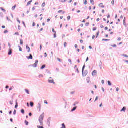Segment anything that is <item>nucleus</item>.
Returning a JSON list of instances; mask_svg holds the SVG:
<instances>
[{
  "label": "nucleus",
  "instance_id": "obj_26",
  "mask_svg": "<svg viewBox=\"0 0 128 128\" xmlns=\"http://www.w3.org/2000/svg\"><path fill=\"white\" fill-rule=\"evenodd\" d=\"M44 104H48V101L46 100H44Z\"/></svg>",
  "mask_w": 128,
  "mask_h": 128
},
{
  "label": "nucleus",
  "instance_id": "obj_24",
  "mask_svg": "<svg viewBox=\"0 0 128 128\" xmlns=\"http://www.w3.org/2000/svg\"><path fill=\"white\" fill-rule=\"evenodd\" d=\"M46 68V65H43L42 67H41V70H44V68Z\"/></svg>",
  "mask_w": 128,
  "mask_h": 128
},
{
  "label": "nucleus",
  "instance_id": "obj_58",
  "mask_svg": "<svg viewBox=\"0 0 128 128\" xmlns=\"http://www.w3.org/2000/svg\"><path fill=\"white\" fill-rule=\"evenodd\" d=\"M80 42L81 44H83L84 40H80Z\"/></svg>",
  "mask_w": 128,
  "mask_h": 128
},
{
  "label": "nucleus",
  "instance_id": "obj_3",
  "mask_svg": "<svg viewBox=\"0 0 128 128\" xmlns=\"http://www.w3.org/2000/svg\"><path fill=\"white\" fill-rule=\"evenodd\" d=\"M98 74V71L94 70V72H92V76H96Z\"/></svg>",
  "mask_w": 128,
  "mask_h": 128
},
{
  "label": "nucleus",
  "instance_id": "obj_5",
  "mask_svg": "<svg viewBox=\"0 0 128 128\" xmlns=\"http://www.w3.org/2000/svg\"><path fill=\"white\" fill-rule=\"evenodd\" d=\"M38 60H36L35 64L33 65L34 68H36L38 66Z\"/></svg>",
  "mask_w": 128,
  "mask_h": 128
},
{
  "label": "nucleus",
  "instance_id": "obj_12",
  "mask_svg": "<svg viewBox=\"0 0 128 128\" xmlns=\"http://www.w3.org/2000/svg\"><path fill=\"white\" fill-rule=\"evenodd\" d=\"M75 68H76L77 72L78 74V72H80V71L78 70V66H75Z\"/></svg>",
  "mask_w": 128,
  "mask_h": 128
},
{
  "label": "nucleus",
  "instance_id": "obj_47",
  "mask_svg": "<svg viewBox=\"0 0 128 128\" xmlns=\"http://www.w3.org/2000/svg\"><path fill=\"white\" fill-rule=\"evenodd\" d=\"M68 20H70V16H68Z\"/></svg>",
  "mask_w": 128,
  "mask_h": 128
},
{
  "label": "nucleus",
  "instance_id": "obj_25",
  "mask_svg": "<svg viewBox=\"0 0 128 128\" xmlns=\"http://www.w3.org/2000/svg\"><path fill=\"white\" fill-rule=\"evenodd\" d=\"M66 0H60V2H66Z\"/></svg>",
  "mask_w": 128,
  "mask_h": 128
},
{
  "label": "nucleus",
  "instance_id": "obj_14",
  "mask_svg": "<svg viewBox=\"0 0 128 128\" xmlns=\"http://www.w3.org/2000/svg\"><path fill=\"white\" fill-rule=\"evenodd\" d=\"M20 44L22 45L24 44V40H20Z\"/></svg>",
  "mask_w": 128,
  "mask_h": 128
},
{
  "label": "nucleus",
  "instance_id": "obj_55",
  "mask_svg": "<svg viewBox=\"0 0 128 128\" xmlns=\"http://www.w3.org/2000/svg\"><path fill=\"white\" fill-rule=\"evenodd\" d=\"M32 26H36V23L35 22H33Z\"/></svg>",
  "mask_w": 128,
  "mask_h": 128
},
{
  "label": "nucleus",
  "instance_id": "obj_50",
  "mask_svg": "<svg viewBox=\"0 0 128 128\" xmlns=\"http://www.w3.org/2000/svg\"><path fill=\"white\" fill-rule=\"evenodd\" d=\"M17 21L18 22L19 24H20V19L17 18Z\"/></svg>",
  "mask_w": 128,
  "mask_h": 128
},
{
  "label": "nucleus",
  "instance_id": "obj_22",
  "mask_svg": "<svg viewBox=\"0 0 128 128\" xmlns=\"http://www.w3.org/2000/svg\"><path fill=\"white\" fill-rule=\"evenodd\" d=\"M25 90L26 94H30V91L28 90Z\"/></svg>",
  "mask_w": 128,
  "mask_h": 128
},
{
  "label": "nucleus",
  "instance_id": "obj_46",
  "mask_svg": "<svg viewBox=\"0 0 128 128\" xmlns=\"http://www.w3.org/2000/svg\"><path fill=\"white\" fill-rule=\"evenodd\" d=\"M96 29H97L96 27H94V28H93V31L94 32Z\"/></svg>",
  "mask_w": 128,
  "mask_h": 128
},
{
  "label": "nucleus",
  "instance_id": "obj_9",
  "mask_svg": "<svg viewBox=\"0 0 128 128\" xmlns=\"http://www.w3.org/2000/svg\"><path fill=\"white\" fill-rule=\"evenodd\" d=\"M32 2V0H31L30 1L28 2L27 4V6H28L30 4H31Z\"/></svg>",
  "mask_w": 128,
  "mask_h": 128
},
{
  "label": "nucleus",
  "instance_id": "obj_38",
  "mask_svg": "<svg viewBox=\"0 0 128 128\" xmlns=\"http://www.w3.org/2000/svg\"><path fill=\"white\" fill-rule=\"evenodd\" d=\"M56 38V32H55L54 34V38Z\"/></svg>",
  "mask_w": 128,
  "mask_h": 128
},
{
  "label": "nucleus",
  "instance_id": "obj_7",
  "mask_svg": "<svg viewBox=\"0 0 128 128\" xmlns=\"http://www.w3.org/2000/svg\"><path fill=\"white\" fill-rule=\"evenodd\" d=\"M27 58H28V60H32V58H33L32 55V54H30V56H28Z\"/></svg>",
  "mask_w": 128,
  "mask_h": 128
},
{
  "label": "nucleus",
  "instance_id": "obj_27",
  "mask_svg": "<svg viewBox=\"0 0 128 128\" xmlns=\"http://www.w3.org/2000/svg\"><path fill=\"white\" fill-rule=\"evenodd\" d=\"M122 56H124V58H128V56L126 55V54H123V55H122Z\"/></svg>",
  "mask_w": 128,
  "mask_h": 128
},
{
  "label": "nucleus",
  "instance_id": "obj_21",
  "mask_svg": "<svg viewBox=\"0 0 128 128\" xmlns=\"http://www.w3.org/2000/svg\"><path fill=\"white\" fill-rule=\"evenodd\" d=\"M76 110V107H74L73 109H72V112H74Z\"/></svg>",
  "mask_w": 128,
  "mask_h": 128
},
{
  "label": "nucleus",
  "instance_id": "obj_29",
  "mask_svg": "<svg viewBox=\"0 0 128 128\" xmlns=\"http://www.w3.org/2000/svg\"><path fill=\"white\" fill-rule=\"evenodd\" d=\"M19 50L20 52H22V48L20 46H19Z\"/></svg>",
  "mask_w": 128,
  "mask_h": 128
},
{
  "label": "nucleus",
  "instance_id": "obj_41",
  "mask_svg": "<svg viewBox=\"0 0 128 128\" xmlns=\"http://www.w3.org/2000/svg\"><path fill=\"white\" fill-rule=\"evenodd\" d=\"M112 48H116V44H114L113 46H112Z\"/></svg>",
  "mask_w": 128,
  "mask_h": 128
},
{
  "label": "nucleus",
  "instance_id": "obj_18",
  "mask_svg": "<svg viewBox=\"0 0 128 128\" xmlns=\"http://www.w3.org/2000/svg\"><path fill=\"white\" fill-rule=\"evenodd\" d=\"M30 106H32H32H34V102H30Z\"/></svg>",
  "mask_w": 128,
  "mask_h": 128
},
{
  "label": "nucleus",
  "instance_id": "obj_19",
  "mask_svg": "<svg viewBox=\"0 0 128 128\" xmlns=\"http://www.w3.org/2000/svg\"><path fill=\"white\" fill-rule=\"evenodd\" d=\"M102 42H108V40H110L108 39H102Z\"/></svg>",
  "mask_w": 128,
  "mask_h": 128
},
{
  "label": "nucleus",
  "instance_id": "obj_57",
  "mask_svg": "<svg viewBox=\"0 0 128 128\" xmlns=\"http://www.w3.org/2000/svg\"><path fill=\"white\" fill-rule=\"evenodd\" d=\"M102 84H104V80H102Z\"/></svg>",
  "mask_w": 128,
  "mask_h": 128
},
{
  "label": "nucleus",
  "instance_id": "obj_39",
  "mask_svg": "<svg viewBox=\"0 0 128 128\" xmlns=\"http://www.w3.org/2000/svg\"><path fill=\"white\" fill-rule=\"evenodd\" d=\"M8 30L4 31V34H8Z\"/></svg>",
  "mask_w": 128,
  "mask_h": 128
},
{
  "label": "nucleus",
  "instance_id": "obj_45",
  "mask_svg": "<svg viewBox=\"0 0 128 128\" xmlns=\"http://www.w3.org/2000/svg\"><path fill=\"white\" fill-rule=\"evenodd\" d=\"M16 6H14L12 8V10H14V9H16Z\"/></svg>",
  "mask_w": 128,
  "mask_h": 128
},
{
  "label": "nucleus",
  "instance_id": "obj_52",
  "mask_svg": "<svg viewBox=\"0 0 128 128\" xmlns=\"http://www.w3.org/2000/svg\"><path fill=\"white\" fill-rule=\"evenodd\" d=\"M38 128H44V126H38Z\"/></svg>",
  "mask_w": 128,
  "mask_h": 128
},
{
  "label": "nucleus",
  "instance_id": "obj_64",
  "mask_svg": "<svg viewBox=\"0 0 128 128\" xmlns=\"http://www.w3.org/2000/svg\"><path fill=\"white\" fill-rule=\"evenodd\" d=\"M2 28H6V26H2Z\"/></svg>",
  "mask_w": 128,
  "mask_h": 128
},
{
  "label": "nucleus",
  "instance_id": "obj_15",
  "mask_svg": "<svg viewBox=\"0 0 128 128\" xmlns=\"http://www.w3.org/2000/svg\"><path fill=\"white\" fill-rule=\"evenodd\" d=\"M42 8H44L46 6V2H44L42 4Z\"/></svg>",
  "mask_w": 128,
  "mask_h": 128
},
{
  "label": "nucleus",
  "instance_id": "obj_8",
  "mask_svg": "<svg viewBox=\"0 0 128 128\" xmlns=\"http://www.w3.org/2000/svg\"><path fill=\"white\" fill-rule=\"evenodd\" d=\"M26 50H28V52H30V48L28 46H26Z\"/></svg>",
  "mask_w": 128,
  "mask_h": 128
},
{
  "label": "nucleus",
  "instance_id": "obj_28",
  "mask_svg": "<svg viewBox=\"0 0 128 128\" xmlns=\"http://www.w3.org/2000/svg\"><path fill=\"white\" fill-rule=\"evenodd\" d=\"M0 10H2L3 12H6V10L4 9V8H0Z\"/></svg>",
  "mask_w": 128,
  "mask_h": 128
},
{
  "label": "nucleus",
  "instance_id": "obj_44",
  "mask_svg": "<svg viewBox=\"0 0 128 128\" xmlns=\"http://www.w3.org/2000/svg\"><path fill=\"white\" fill-rule=\"evenodd\" d=\"M32 11L36 10V7H33V8H32Z\"/></svg>",
  "mask_w": 128,
  "mask_h": 128
},
{
  "label": "nucleus",
  "instance_id": "obj_37",
  "mask_svg": "<svg viewBox=\"0 0 128 128\" xmlns=\"http://www.w3.org/2000/svg\"><path fill=\"white\" fill-rule=\"evenodd\" d=\"M84 4H85V5L88 4V1L85 0V2H84Z\"/></svg>",
  "mask_w": 128,
  "mask_h": 128
},
{
  "label": "nucleus",
  "instance_id": "obj_31",
  "mask_svg": "<svg viewBox=\"0 0 128 128\" xmlns=\"http://www.w3.org/2000/svg\"><path fill=\"white\" fill-rule=\"evenodd\" d=\"M18 102H16V105L15 106V108H18Z\"/></svg>",
  "mask_w": 128,
  "mask_h": 128
},
{
  "label": "nucleus",
  "instance_id": "obj_16",
  "mask_svg": "<svg viewBox=\"0 0 128 128\" xmlns=\"http://www.w3.org/2000/svg\"><path fill=\"white\" fill-rule=\"evenodd\" d=\"M48 82H50V84H54V80H49Z\"/></svg>",
  "mask_w": 128,
  "mask_h": 128
},
{
  "label": "nucleus",
  "instance_id": "obj_48",
  "mask_svg": "<svg viewBox=\"0 0 128 128\" xmlns=\"http://www.w3.org/2000/svg\"><path fill=\"white\" fill-rule=\"evenodd\" d=\"M52 32H54V34H56V31L54 30V28L52 29Z\"/></svg>",
  "mask_w": 128,
  "mask_h": 128
},
{
  "label": "nucleus",
  "instance_id": "obj_53",
  "mask_svg": "<svg viewBox=\"0 0 128 128\" xmlns=\"http://www.w3.org/2000/svg\"><path fill=\"white\" fill-rule=\"evenodd\" d=\"M122 40V38H118V42H120V40Z\"/></svg>",
  "mask_w": 128,
  "mask_h": 128
},
{
  "label": "nucleus",
  "instance_id": "obj_59",
  "mask_svg": "<svg viewBox=\"0 0 128 128\" xmlns=\"http://www.w3.org/2000/svg\"><path fill=\"white\" fill-rule=\"evenodd\" d=\"M38 106H39V108L40 110V108H42V105H40V104H39Z\"/></svg>",
  "mask_w": 128,
  "mask_h": 128
},
{
  "label": "nucleus",
  "instance_id": "obj_6",
  "mask_svg": "<svg viewBox=\"0 0 128 128\" xmlns=\"http://www.w3.org/2000/svg\"><path fill=\"white\" fill-rule=\"evenodd\" d=\"M98 6H100L102 8H104V4H102V3L99 4Z\"/></svg>",
  "mask_w": 128,
  "mask_h": 128
},
{
  "label": "nucleus",
  "instance_id": "obj_61",
  "mask_svg": "<svg viewBox=\"0 0 128 128\" xmlns=\"http://www.w3.org/2000/svg\"><path fill=\"white\" fill-rule=\"evenodd\" d=\"M44 55H45V58H46V56H48V54H46V53H44Z\"/></svg>",
  "mask_w": 128,
  "mask_h": 128
},
{
  "label": "nucleus",
  "instance_id": "obj_62",
  "mask_svg": "<svg viewBox=\"0 0 128 128\" xmlns=\"http://www.w3.org/2000/svg\"><path fill=\"white\" fill-rule=\"evenodd\" d=\"M104 12L105 11L104 10H102V14H104Z\"/></svg>",
  "mask_w": 128,
  "mask_h": 128
},
{
  "label": "nucleus",
  "instance_id": "obj_17",
  "mask_svg": "<svg viewBox=\"0 0 128 128\" xmlns=\"http://www.w3.org/2000/svg\"><path fill=\"white\" fill-rule=\"evenodd\" d=\"M64 48H66V46H68V43H66V42L64 43Z\"/></svg>",
  "mask_w": 128,
  "mask_h": 128
},
{
  "label": "nucleus",
  "instance_id": "obj_35",
  "mask_svg": "<svg viewBox=\"0 0 128 128\" xmlns=\"http://www.w3.org/2000/svg\"><path fill=\"white\" fill-rule=\"evenodd\" d=\"M25 124H26V126H28V121L25 120Z\"/></svg>",
  "mask_w": 128,
  "mask_h": 128
},
{
  "label": "nucleus",
  "instance_id": "obj_54",
  "mask_svg": "<svg viewBox=\"0 0 128 128\" xmlns=\"http://www.w3.org/2000/svg\"><path fill=\"white\" fill-rule=\"evenodd\" d=\"M86 68V66H84L82 68V72L84 70V68Z\"/></svg>",
  "mask_w": 128,
  "mask_h": 128
},
{
  "label": "nucleus",
  "instance_id": "obj_33",
  "mask_svg": "<svg viewBox=\"0 0 128 128\" xmlns=\"http://www.w3.org/2000/svg\"><path fill=\"white\" fill-rule=\"evenodd\" d=\"M90 2H91V4H94V0H90Z\"/></svg>",
  "mask_w": 128,
  "mask_h": 128
},
{
  "label": "nucleus",
  "instance_id": "obj_2",
  "mask_svg": "<svg viewBox=\"0 0 128 128\" xmlns=\"http://www.w3.org/2000/svg\"><path fill=\"white\" fill-rule=\"evenodd\" d=\"M88 71H85V72L82 71V76H84V77L86 76H88Z\"/></svg>",
  "mask_w": 128,
  "mask_h": 128
},
{
  "label": "nucleus",
  "instance_id": "obj_56",
  "mask_svg": "<svg viewBox=\"0 0 128 128\" xmlns=\"http://www.w3.org/2000/svg\"><path fill=\"white\" fill-rule=\"evenodd\" d=\"M118 90H120V88H117L116 89V91L118 92Z\"/></svg>",
  "mask_w": 128,
  "mask_h": 128
},
{
  "label": "nucleus",
  "instance_id": "obj_60",
  "mask_svg": "<svg viewBox=\"0 0 128 128\" xmlns=\"http://www.w3.org/2000/svg\"><path fill=\"white\" fill-rule=\"evenodd\" d=\"M108 30V27L105 28V30Z\"/></svg>",
  "mask_w": 128,
  "mask_h": 128
},
{
  "label": "nucleus",
  "instance_id": "obj_20",
  "mask_svg": "<svg viewBox=\"0 0 128 128\" xmlns=\"http://www.w3.org/2000/svg\"><path fill=\"white\" fill-rule=\"evenodd\" d=\"M98 36H100V32H97L96 38H98Z\"/></svg>",
  "mask_w": 128,
  "mask_h": 128
},
{
  "label": "nucleus",
  "instance_id": "obj_4",
  "mask_svg": "<svg viewBox=\"0 0 128 128\" xmlns=\"http://www.w3.org/2000/svg\"><path fill=\"white\" fill-rule=\"evenodd\" d=\"M12 48H10L9 50H8V56H12Z\"/></svg>",
  "mask_w": 128,
  "mask_h": 128
},
{
  "label": "nucleus",
  "instance_id": "obj_43",
  "mask_svg": "<svg viewBox=\"0 0 128 128\" xmlns=\"http://www.w3.org/2000/svg\"><path fill=\"white\" fill-rule=\"evenodd\" d=\"M4 14L2 12L0 13V16H3Z\"/></svg>",
  "mask_w": 128,
  "mask_h": 128
},
{
  "label": "nucleus",
  "instance_id": "obj_1",
  "mask_svg": "<svg viewBox=\"0 0 128 128\" xmlns=\"http://www.w3.org/2000/svg\"><path fill=\"white\" fill-rule=\"evenodd\" d=\"M44 113H42L39 118V122L40 126H44Z\"/></svg>",
  "mask_w": 128,
  "mask_h": 128
},
{
  "label": "nucleus",
  "instance_id": "obj_40",
  "mask_svg": "<svg viewBox=\"0 0 128 128\" xmlns=\"http://www.w3.org/2000/svg\"><path fill=\"white\" fill-rule=\"evenodd\" d=\"M87 80H88V84H90V78H87Z\"/></svg>",
  "mask_w": 128,
  "mask_h": 128
},
{
  "label": "nucleus",
  "instance_id": "obj_34",
  "mask_svg": "<svg viewBox=\"0 0 128 128\" xmlns=\"http://www.w3.org/2000/svg\"><path fill=\"white\" fill-rule=\"evenodd\" d=\"M57 60L58 62H62V60H60V58H58Z\"/></svg>",
  "mask_w": 128,
  "mask_h": 128
},
{
  "label": "nucleus",
  "instance_id": "obj_36",
  "mask_svg": "<svg viewBox=\"0 0 128 128\" xmlns=\"http://www.w3.org/2000/svg\"><path fill=\"white\" fill-rule=\"evenodd\" d=\"M14 34H15V36H20V34L18 33V32L15 33Z\"/></svg>",
  "mask_w": 128,
  "mask_h": 128
},
{
  "label": "nucleus",
  "instance_id": "obj_11",
  "mask_svg": "<svg viewBox=\"0 0 128 128\" xmlns=\"http://www.w3.org/2000/svg\"><path fill=\"white\" fill-rule=\"evenodd\" d=\"M60 12H62L63 14L66 13V12H63L62 10H60L58 12V14H60Z\"/></svg>",
  "mask_w": 128,
  "mask_h": 128
},
{
  "label": "nucleus",
  "instance_id": "obj_32",
  "mask_svg": "<svg viewBox=\"0 0 128 128\" xmlns=\"http://www.w3.org/2000/svg\"><path fill=\"white\" fill-rule=\"evenodd\" d=\"M108 86H112V83L110 82V81H108Z\"/></svg>",
  "mask_w": 128,
  "mask_h": 128
},
{
  "label": "nucleus",
  "instance_id": "obj_23",
  "mask_svg": "<svg viewBox=\"0 0 128 128\" xmlns=\"http://www.w3.org/2000/svg\"><path fill=\"white\" fill-rule=\"evenodd\" d=\"M21 112L23 114H24V109H22L21 110Z\"/></svg>",
  "mask_w": 128,
  "mask_h": 128
},
{
  "label": "nucleus",
  "instance_id": "obj_10",
  "mask_svg": "<svg viewBox=\"0 0 128 128\" xmlns=\"http://www.w3.org/2000/svg\"><path fill=\"white\" fill-rule=\"evenodd\" d=\"M126 108L124 107L121 110V112H126Z\"/></svg>",
  "mask_w": 128,
  "mask_h": 128
},
{
  "label": "nucleus",
  "instance_id": "obj_30",
  "mask_svg": "<svg viewBox=\"0 0 128 128\" xmlns=\"http://www.w3.org/2000/svg\"><path fill=\"white\" fill-rule=\"evenodd\" d=\"M112 6L114 5V0H112Z\"/></svg>",
  "mask_w": 128,
  "mask_h": 128
},
{
  "label": "nucleus",
  "instance_id": "obj_13",
  "mask_svg": "<svg viewBox=\"0 0 128 128\" xmlns=\"http://www.w3.org/2000/svg\"><path fill=\"white\" fill-rule=\"evenodd\" d=\"M124 26H126V18H124Z\"/></svg>",
  "mask_w": 128,
  "mask_h": 128
},
{
  "label": "nucleus",
  "instance_id": "obj_42",
  "mask_svg": "<svg viewBox=\"0 0 128 128\" xmlns=\"http://www.w3.org/2000/svg\"><path fill=\"white\" fill-rule=\"evenodd\" d=\"M39 78H44V75H40Z\"/></svg>",
  "mask_w": 128,
  "mask_h": 128
},
{
  "label": "nucleus",
  "instance_id": "obj_51",
  "mask_svg": "<svg viewBox=\"0 0 128 128\" xmlns=\"http://www.w3.org/2000/svg\"><path fill=\"white\" fill-rule=\"evenodd\" d=\"M50 22V19L48 18L47 20V22Z\"/></svg>",
  "mask_w": 128,
  "mask_h": 128
},
{
  "label": "nucleus",
  "instance_id": "obj_49",
  "mask_svg": "<svg viewBox=\"0 0 128 128\" xmlns=\"http://www.w3.org/2000/svg\"><path fill=\"white\" fill-rule=\"evenodd\" d=\"M98 100V96H97L96 97L95 102H96V100Z\"/></svg>",
  "mask_w": 128,
  "mask_h": 128
},
{
  "label": "nucleus",
  "instance_id": "obj_63",
  "mask_svg": "<svg viewBox=\"0 0 128 128\" xmlns=\"http://www.w3.org/2000/svg\"><path fill=\"white\" fill-rule=\"evenodd\" d=\"M104 28V26H100L101 28Z\"/></svg>",
  "mask_w": 128,
  "mask_h": 128
}]
</instances>
